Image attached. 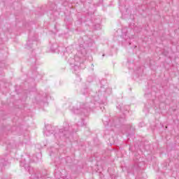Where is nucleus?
I'll return each mask as SVG.
<instances>
[{
	"label": "nucleus",
	"instance_id": "obj_1",
	"mask_svg": "<svg viewBox=\"0 0 179 179\" xmlns=\"http://www.w3.org/2000/svg\"><path fill=\"white\" fill-rule=\"evenodd\" d=\"M65 132H66V131H62V129H61L59 131V136H62V135H65Z\"/></svg>",
	"mask_w": 179,
	"mask_h": 179
},
{
	"label": "nucleus",
	"instance_id": "obj_2",
	"mask_svg": "<svg viewBox=\"0 0 179 179\" xmlns=\"http://www.w3.org/2000/svg\"><path fill=\"white\" fill-rule=\"evenodd\" d=\"M45 135H46V136H48V134H47V131H45Z\"/></svg>",
	"mask_w": 179,
	"mask_h": 179
},
{
	"label": "nucleus",
	"instance_id": "obj_3",
	"mask_svg": "<svg viewBox=\"0 0 179 179\" xmlns=\"http://www.w3.org/2000/svg\"><path fill=\"white\" fill-rule=\"evenodd\" d=\"M74 113H76V114H78V113L76 111H74Z\"/></svg>",
	"mask_w": 179,
	"mask_h": 179
},
{
	"label": "nucleus",
	"instance_id": "obj_4",
	"mask_svg": "<svg viewBox=\"0 0 179 179\" xmlns=\"http://www.w3.org/2000/svg\"><path fill=\"white\" fill-rule=\"evenodd\" d=\"M99 27H100V24H98Z\"/></svg>",
	"mask_w": 179,
	"mask_h": 179
}]
</instances>
